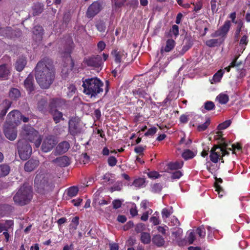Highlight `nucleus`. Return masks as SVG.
Here are the masks:
<instances>
[{
    "label": "nucleus",
    "mask_w": 250,
    "mask_h": 250,
    "mask_svg": "<svg viewBox=\"0 0 250 250\" xmlns=\"http://www.w3.org/2000/svg\"><path fill=\"white\" fill-rule=\"evenodd\" d=\"M36 79L42 88H48L52 83L55 77L52 62L48 59L39 62L36 67Z\"/></svg>",
    "instance_id": "nucleus-1"
},
{
    "label": "nucleus",
    "mask_w": 250,
    "mask_h": 250,
    "mask_svg": "<svg viewBox=\"0 0 250 250\" xmlns=\"http://www.w3.org/2000/svg\"><path fill=\"white\" fill-rule=\"evenodd\" d=\"M103 82L97 77L86 79L83 81V91L91 98L103 92Z\"/></svg>",
    "instance_id": "nucleus-2"
},
{
    "label": "nucleus",
    "mask_w": 250,
    "mask_h": 250,
    "mask_svg": "<svg viewBox=\"0 0 250 250\" xmlns=\"http://www.w3.org/2000/svg\"><path fill=\"white\" fill-rule=\"evenodd\" d=\"M32 198L30 187L21 186L13 197L15 203L23 206L28 204Z\"/></svg>",
    "instance_id": "nucleus-3"
},
{
    "label": "nucleus",
    "mask_w": 250,
    "mask_h": 250,
    "mask_svg": "<svg viewBox=\"0 0 250 250\" xmlns=\"http://www.w3.org/2000/svg\"><path fill=\"white\" fill-rule=\"evenodd\" d=\"M35 186L38 192L40 193L51 189L50 175L44 172L38 173L35 179Z\"/></svg>",
    "instance_id": "nucleus-4"
},
{
    "label": "nucleus",
    "mask_w": 250,
    "mask_h": 250,
    "mask_svg": "<svg viewBox=\"0 0 250 250\" xmlns=\"http://www.w3.org/2000/svg\"><path fill=\"white\" fill-rule=\"evenodd\" d=\"M229 146V145L225 142L221 143L219 146H214L210 151V161L214 163H217L219 160H222L224 156L229 154L227 151Z\"/></svg>",
    "instance_id": "nucleus-5"
},
{
    "label": "nucleus",
    "mask_w": 250,
    "mask_h": 250,
    "mask_svg": "<svg viewBox=\"0 0 250 250\" xmlns=\"http://www.w3.org/2000/svg\"><path fill=\"white\" fill-rule=\"evenodd\" d=\"M21 134L30 142H34L37 148L41 145L42 140L41 135L31 126L24 125L22 127Z\"/></svg>",
    "instance_id": "nucleus-6"
},
{
    "label": "nucleus",
    "mask_w": 250,
    "mask_h": 250,
    "mask_svg": "<svg viewBox=\"0 0 250 250\" xmlns=\"http://www.w3.org/2000/svg\"><path fill=\"white\" fill-rule=\"evenodd\" d=\"M18 148L19 156L22 160L27 159L32 153L31 146L24 140L18 142Z\"/></svg>",
    "instance_id": "nucleus-7"
},
{
    "label": "nucleus",
    "mask_w": 250,
    "mask_h": 250,
    "mask_svg": "<svg viewBox=\"0 0 250 250\" xmlns=\"http://www.w3.org/2000/svg\"><path fill=\"white\" fill-rule=\"evenodd\" d=\"M57 143L58 141L54 136H46L43 140L41 146L42 151L44 152L50 151L53 149Z\"/></svg>",
    "instance_id": "nucleus-8"
},
{
    "label": "nucleus",
    "mask_w": 250,
    "mask_h": 250,
    "mask_svg": "<svg viewBox=\"0 0 250 250\" xmlns=\"http://www.w3.org/2000/svg\"><path fill=\"white\" fill-rule=\"evenodd\" d=\"M21 120V113L17 110H14L8 114L5 123L17 126L20 124Z\"/></svg>",
    "instance_id": "nucleus-9"
},
{
    "label": "nucleus",
    "mask_w": 250,
    "mask_h": 250,
    "mask_svg": "<svg viewBox=\"0 0 250 250\" xmlns=\"http://www.w3.org/2000/svg\"><path fill=\"white\" fill-rule=\"evenodd\" d=\"M84 62L88 66L100 70L101 69L103 63L102 57L100 55L86 58L84 60Z\"/></svg>",
    "instance_id": "nucleus-10"
},
{
    "label": "nucleus",
    "mask_w": 250,
    "mask_h": 250,
    "mask_svg": "<svg viewBox=\"0 0 250 250\" xmlns=\"http://www.w3.org/2000/svg\"><path fill=\"white\" fill-rule=\"evenodd\" d=\"M69 131L73 136L80 133L82 131L80 121L77 118H72L69 122Z\"/></svg>",
    "instance_id": "nucleus-11"
},
{
    "label": "nucleus",
    "mask_w": 250,
    "mask_h": 250,
    "mask_svg": "<svg viewBox=\"0 0 250 250\" xmlns=\"http://www.w3.org/2000/svg\"><path fill=\"white\" fill-rule=\"evenodd\" d=\"M16 126L5 123L3 131L5 137L11 141L14 140L17 136Z\"/></svg>",
    "instance_id": "nucleus-12"
},
{
    "label": "nucleus",
    "mask_w": 250,
    "mask_h": 250,
    "mask_svg": "<svg viewBox=\"0 0 250 250\" xmlns=\"http://www.w3.org/2000/svg\"><path fill=\"white\" fill-rule=\"evenodd\" d=\"M102 5L99 2L92 3L88 8L86 16L88 18H92L97 15L101 10Z\"/></svg>",
    "instance_id": "nucleus-13"
},
{
    "label": "nucleus",
    "mask_w": 250,
    "mask_h": 250,
    "mask_svg": "<svg viewBox=\"0 0 250 250\" xmlns=\"http://www.w3.org/2000/svg\"><path fill=\"white\" fill-rule=\"evenodd\" d=\"M230 25L231 23L229 21H226L220 29L211 34V37H221L222 39L227 35L230 28Z\"/></svg>",
    "instance_id": "nucleus-14"
},
{
    "label": "nucleus",
    "mask_w": 250,
    "mask_h": 250,
    "mask_svg": "<svg viewBox=\"0 0 250 250\" xmlns=\"http://www.w3.org/2000/svg\"><path fill=\"white\" fill-rule=\"evenodd\" d=\"M115 62L120 65V64L124 62L127 57V53L123 50H114L111 52Z\"/></svg>",
    "instance_id": "nucleus-15"
},
{
    "label": "nucleus",
    "mask_w": 250,
    "mask_h": 250,
    "mask_svg": "<svg viewBox=\"0 0 250 250\" xmlns=\"http://www.w3.org/2000/svg\"><path fill=\"white\" fill-rule=\"evenodd\" d=\"M70 148L68 142L64 141L60 143L56 147L54 153L56 155H60L66 152Z\"/></svg>",
    "instance_id": "nucleus-16"
},
{
    "label": "nucleus",
    "mask_w": 250,
    "mask_h": 250,
    "mask_svg": "<svg viewBox=\"0 0 250 250\" xmlns=\"http://www.w3.org/2000/svg\"><path fill=\"white\" fill-rule=\"evenodd\" d=\"M53 162L57 165L61 167H67L70 164V159L67 156H62L58 157L53 160Z\"/></svg>",
    "instance_id": "nucleus-17"
},
{
    "label": "nucleus",
    "mask_w": 250,
    "mask_h": 250,
    "mask_svg": "<svg viewBox=\"0 0 250 250\" xmlns=\"http://www.w3.org/2000/svg\"><path fill=\"white\" fill-rule=\"evenodd\" d=\"M39 161L38 160L30 159L25 164L24 169L26 171H32L39 166Z\"/></svg>",
    "instance_id": "nucleus-18"
},
{
    "label": "nucleus",
    "mask_w": 250,
    "mask_h": 250,
    "mask_svg": "<svg viewBox=\"0 0 250 250\" xmlns=\"http://www.w3.org/2000/svg\"><path fill=\"white\" fill-rule=\"evenodd\" d=\"M133 94L136 98H143L145 99H148L149 95L148 93L142 88L135 89L132 91Z\"/></svg>",
    "instance_id": "nucleus-19"
},
{
    "label": "nucleus",
    "mask_w": 250,
    "mask_h": 250,
    "mask_svg": "<svg viewBox=\"0 0 250 250\" xmlns=\"http://www.w3.org/2000/svg\"><path fill=\"white\" fill-rule=\"evenodd\" d=\"M24 87L29 92H31L34 90V78L33 76L29 75L25 80L24 82Z\"/></svg>",
    "instance_id": "nucleus-20"
},
{
    "label": "nucleus",
    "mask_w": 250,
    "mask_h": 250,
    "mask_svg": "<svg viewBox=\"0 0 250 250\" xmlns=\"http://www.w3.org/2000/svg\"><path fill=\"white\" fill-rule=\"evenodd\" d=\"M49 112L52 116L54 121L56 124L64 119L62 117V113L57 109L52 108L49 109Z\"/></svg>",
    "instance_id": "nucleus-21"
},
{
    "label": "nucleus",
    "mask_w": 250,
    "mask_h": 250,
    "mask_svg": "<svg viewBox=\"0 0 250 250\" xmlns=\"http://www.w3.org/2000/svg\"><path fill=\"white\" fill-rule=\"evenodd\" d=\"M10 73V67L6 65H0V80L7 79Z\"/></svg>",
    "instance_id": "nucleus-22"
},
{
    "label": "nucleus",
    "mask_w": 250,
    "mask_h": 250,
    "mask_svg": "<svg viewBox=\"0 0 250 250\" xmlns=\"http://www.w3.org/2000/svg\"><path fill=\"white\" fill-rule=\"evenodd\" d=\"M65 104V101L61 99H53L52 100L49 104V109L52 108L57 109L61 107Z\"/></svg>",
    "instance_id": "nucleus-23"
},
{
    "label": "nucleus",
    "mask_w": 250,
    "mask_h": 250,
    "mask_svg": "<svg viewBox=\"0 0 250 250\" xmlns=\"http://www.w3.org/2000/svg\"><path fill=\"white\" fill-rule=\"evenodd\" d=\"M11 105V102L8 100H5L2 103L3 109L1 110L0 113V118H2L6 114L7 110L9 109Z\"/></svg>",
    "instance_id": "nucleus-24"
},
{
    "label": "nucleus",
    "mask_w": 250,
    "mask_h": 250,
    "mask_svg": "<svg viewBox=\"0 0 250 250\" xmlns=\"http://www.w3.org/2000/svg\"><path fill=\"white\" fill-rule=\"evenodd\" d=\"M175 42L173 39H168L166 42V46L161 49L162 52H168L175 46Z\"/></svg>",
    "instance_id": "nucleus-25"
},
{
    "label": "nucleus",
    "mask_w": 250,
    "mask_h": 250,
    "mask_svg": "<svg viewBox=\"0 0 250 250\" xmlns=\"http://www.w3.org/2000/svg\"><path fill=\"white\" fill-rule=\"evenodd\" d=\"M26 64V61L24 58H19L15 64V68L18 71H21L23 70Z\"/></svg>",
    "instance_id": "nucleus-26"
},
{
    "label": "nucleus",
    "mask_w": 250,
    "mask_h": 250,
    "mask_svg": "<svg viewBox=\"0 0 250 250\" xmlns=\"http://www.w3.org/2000/svg\"><path fill=\"white\" fill-rule=\"evenodd\" d=\"M153 243L158 247H161L165 244V240L160 235H156L152 238Z\"/></svg>",
    "instance_id": "nucleus-27"
},
{
    "label": "nucleus",
    "mask_w": 250,
    "mask_h": 250,
    "mask_svg": "<svg viewBox=\"0 0 250 250\" xmlns=\"http://www.w3.org/2000/svg\"><path fill=\"white\" fill-rule=\"evenodd\" d=\"M216 99L219 104H224L228 103L229 100V97L227 94L222 93L216 97Z\"/></svg>",
    "instance_id": "nucleus-28"
},
{
    "label": "nucleus",
    "mask_w": 250,
    "mask_h": 250,
    "mask_svg": "<svg viewBox=\"0 0 250 250\" xmlns=\"http://www.w3.org/2000/svg\"><path fill=\"white\" fill-rule=\"evenodd\" d=\"M10 168L6 164L0 165V177H5L10 172Z\"/></svg>",
    "instance_id": "nucleus-29"
},
{
    "label": "nucleus",
    "mask_w": 250,
    "mask_h": 250,
    "mask_svg": "<svg viewBox=\"0 0 250 250\" xmlns=\"http://www.w3.org/2000/svg\"><path fill=\"white\" fill-rule=\"evenodd\" d=\"M42 28L40 26H35L34 27L33 32L34 35L36 36V39L39 41L42 40Z\"/></svg>",
    "instance_id": "nucleus-30"
},
{
    "label": "nucleus",
    "mask_w": 250,
    "mask_h": 250,
    "mask_svg": "<svg viewBox=\"0 0 250 250\" xmlns=\"http://www.w3.org/2000/svg\"><path fill=\"white\" fill-rule=\"evenodd\" d=\"M223 75V71L222 70L218 71L210 80L211 83H218L220 81Z\"/></svg>",
    "instance_id": "nucleus-31"
},
{
    "label": "nucleus",
    "mask_w": 250,
    "mask_h": 250,
    "mask_svg": "<svg viewBox=\"0 0 250 250\" xmlns=\"http://www.w3.org/2000/svg\"><path fill=\"white\" fill-rule=\"evenodd\" d=\"M224 39L220 38L219 39H210L208 40L206 42V44L209 47H214L219 45L223 41Z\"/></svg>",
    "instance_id": "nucleus-32"
},
{
    "label": "nucleus",
    "mask_w": 250,
    "mask_h": 250,
    "mask_svg": "<svg viewBox=\"0 0 250 250\" xmlns=\"http://www.w3.org/2000/svg\"><path fill=\"white\" fill-rule=\"evenodd\" d=\"M12 31L10 27H0V36L12 37Z\"/></svg>",
    "instance_id": "nucleus-33"
},
{
    "label": "nucleus",
    "mask_w": 250,
    "mask_h": 250,
    "mask_svg": "<svg viewBox=\"0 0 250 250\" xmlns=\"http://www.w3.org/2000/svg\"><path fill=\"white\" fill-rule=\"evenodd\" d=\"M132 185L138 188H144L146 186L145 179L143 178L136 179L133 181Z\"/></svg>",
    "instance_id": "nucleus-34"
},
{
    "label": "nucleus",
    "mask_w": 250,
    "mask_h": 250,
    "mask_svg": "<svg viewBox=\"0 0 250 250\" xmlns=\"http://www.w3.org/2000/svg\"><path fill=\"white\" fill-rule=\"evenodd\" d=\"M9 96L11 99L15 100L20 97L21 93L17 88H12L9 91Z\"/></svg>",
    "instance_id": "nucleus-35"
},
{
    "label": "nucleus",
    "mask_w": 250,
    "mask_h": 250,
    "mask_svg": "<svg viewBox=\"0 0 250 250\" xmlns=\"http://www.w3.org/2000/svg\"><path fill=\"white\" fill-rule=\"evenodd\" d=\"M195 155L196 154L191 150L189 149H186L183 152L182 157L185 160H187L188 159L193 158Z\"/></svg>",
    "instance_id": "nucleus-36"
},
{
    "label": "nucleus",
    "mask_w": 250,
    "mask_h": 250,
    "mask_svg": "<svg viewBox=\"0 0 250 250\" xmlns=\"http://www.w3.org/2000/svg\"><path fill=\"white\" fill-rule=\"evenodd\" d=\"M183 166V162H175L173 163H170L168 165V167L171 170H176L181 168Z\"/></svg>",
    "instance_id": "nucleus-37"
},
{
    "label": "nucleus",
    "mask_w": 250,
    "mask_h": 250,
    "mask_svg": "<svg viewBox=\"0 0 250 250\" xmlns=\"http://www.w3.org/2000/svg\"><path fill=\"white\" fill-rule=\"evenodd\" d=\"M141 240L145 244H149L151 241V237L149 233L143 232L141 236Z\"/></svg>",
    "instance_id": "nucleus-38"
},
{
    "label": "nucleus",
    "mask_w": 250,
    "mask_h": 250,
    "mask_svg": "<svg viewBox=\"0 0 250 250\" xmlns=\"http://www.w3.org/2000/svg\"><path fill=\"white\" fill-rule=\"evenodd\" d=\"M173 213V210L172 207H169L168 208H164L162 211V216L163 218H168Z\"/></svg>",
    "instance_id": "nucleus-39"
},
{
    "label": "nucleus",
    "mask_w": 250,
    "mask_h": 250,
    "mask_svg": "<svg viewBox=\"0 0 250 250\" xmlns=\"http://www.w3.org/2000/svg\"><path fill=\"white\" fill-rule=\"evenodd\" d=\"M78 188L76 187H71L67 189V194L70 197H73L77 194L78 192Z\"/></svg>",
    "instance_id": "nucleus-40"
},
{
    "label": "nucleus",
    "mask_w": 250,
    "mask_h": 250,
    "mask_svg": "<svg viewBox=\"0 0 250 250\" xmlns=\"http://www.w3.org/2000/svg\"><path fill=\"white\" fill-rule=\"evenodd\" d=\"M179 35V28L178 26L176 25H173L170 30L169 33L168 34V36L172 37V36H174L175 38L177 37V36Z\"/></svg>",
    "instance_id": "nucleus-41"
},
{
    "label": "nucleus",
    "mask_w": 250,
    "mask_h": 250,
    "mask_svg": "<svg viewBox=\"0 0 250 250\" xmlns=\"http://www.w3.org/2000/svg\"><path fill=\"white\" fill-rule=\"evenodd\" d=\"M188 236L187 237V241L189 244H192L194 240H195V234L193 230H188Z\"/></svg>",
    "instance_id": "nucleus-42"
},
{
    "label": "nucleus",
    "mask_w": 250,
    "mask_h": 250,
    "mask_svg": "<svg viewBox=\"0 0 250 250\" xmlns=\"http://www.w3.org/2000/svg\"><path fill=\"white\" fill-rule=\"evenodd\" d=\"M46 101L44 99H42L38 103V108L42 112H43L45 109V106L46 105Z\"/></svg>",
    "instance_id": "nucleus-43"
},
{
    "label": "nucleus",
    "mask_w": 250,
    "mask_h": 250,
    "mask_svg": "<svg viewBox=\"0 0 250 250\" xmlns=\"http://www.w3.org/2000/svg\"><path fill=\"white\" fill-rule=\"evenodd\" d=\"M231 124L230 120H227L223 123L220 124L218 126V129L219 130L225 129L229 126Z\"/></svg>",
    "instance_id": "nucleus-44"
},
{
    "label": "nucleus",
    "mask_w": 250,
    "mask_h": 250,
    "mask_svg": "<svg viewBox=\"0 0 250 250\" xmlns=\"http://www.w3.org/2000/svg\"><path fill=\"white\" fill-rule=\"evenodd\" d=\"M196 232L201 237H204L206 235L205 229L203 227H200L196 229Z\"/></svg>",
    "instance_id": "nucleus-45"
},
{
    "label": "nucleus",
    "mask_w": 250,
    "mask_h": 250,
    "mask_svg": "<svg viewBox=\"0 0 250 250\" xmlns=\"http://www.w3.org/2000/svg\"><path fill=\"white\" fill-rule=\"evenodd\" d=\"M147 174L149 178L152 179H155L160 177L159 173L155 171L148 172Z\"/></svg>",
    "instance_id": "nucleus-46"
},
{
    "label": "nucleus",
    "mask_w": 250,
    "mask_h": 250,
    "mask_svg": "<svg viewBox=\"0 0 250 250\" xmlns=\"http://www.w3.org/2000/svg\"><path fill=\"white\" fill-rule=\"evenodd\" d=\"M162 187L160 184H155L152 187L151 191L154 193H158L161 191Z\"/></svg>",
    "instance_id": "nucleus-47"
},
{
    "label": "nucleus",
    "mask_w": 250,
    "mask_h": 250,
    "mask_svg": "<svg viewBox=\"0 0 250 250\" xmlns=\"http://www.w3.org/2000/svg\"><path fill=\"white\" fill-rule=\"evenodd\" d=\"M204 107L207 110H212L214 107V104L211 101H207L204 104Z\"/></svg>",
    "instance_id": "nucleus-48"
},
{
    "label": "nucleus",
    "mask_w": 250,
    "mask_h": 250,
    "mask_svg": "<svg viewBox=\"0 0 250 250\" xmlns=\"http://www.w3.org/2000/svg\"><path fill=\"white\" fill-rule=\"evenodd\" d=\"M209 124V120H208L205 123L202 125H200L198 126V130L202 131L206 130Z\"/></svg>",
    "instance_id": "nucleus-49"
},
{
    "label": "nucleus",
    "mask_w": 250,
    "mask_h": 250,
    "mask_svg": "<svg viewBox=\"0 0 250 250\" xmlns=\"http://www.w3.org/2000/svg\"><path fill=\"white\" fill-rule=\"evenodd\" d=\"M169 225L171 226H179L180 225V222L178 219L175 216H172L171 218V220Z\"/></svg>",
    "instance_id": "nucleus-50"
},
{
    "label": "nucleus",
    "mask_w": 250,
    "mask_h": 250,
    "mask_svg": "<svg viewBox=\"0 0 250 250\" xmlns=\"http://www.w3.org/2000/svg\"><path fill=\"white\" fill-rule=\"evenodd\" d=\"M152 213V210L149 209L146 212H144L141 216V220L144 221H146L148 218V215Z\"/></svg>",
    "instance_id": "nucleus-51"
},
{
    "label": "nucleus",
    "mask_w": 250,
    "mask_h": 250,
    "mask_svg": "<svg viewBox=\"0 0 250 250\" xmlns=\"http://www.w3.org/2000/svg\"><path fill=\"white\" fill-rule=\"evenodd\" d=\"M108 164L111 167L115 166L117 164V160L115 157L110 156L108 159Z\"/></svg>",
    "instance_id": "nucleus-52"
},
{
    "label": "nucleus",
    "mask_w": 250,
    "mask_h": 250,
    "mask_svg": "<svg viewBox=\"0 0 250 250\" xmlns=\"http://www.w3.org/2000/svg\"><path fill=\"white\" fill-rule=\"evenodd\" d=\"M183 175V173L179 170L176 171L172 173L171 178L173 179H178Z\"/></svg>",
    "instance_id": "nucleus-53"
},
{
    "label": "nucleus",
    "mask_w": 250,
    "mask_h": 250,
    "mask_svg": "<svg viewBox=\"0 0 250 250\" xmlns=\"http://www.w3.org/2000/svg\"><path fill=\"white\" fill-rule=\"evenodd\" d=\"M97 29L100 32H104L105 30V25L103 22H99L96 25Z\"/></svg>",
    "instance_id": "nucleus-54"
},
{
    "label": "nucleus",
    "mask_w": 250,
    "mask_h": 250,
    "mask_svg": "<svg viewBox=\"0 0 250 250\" xmlns=\"http://www.w3.org/2000/svg\"><path fill=\"white\" fill-rule=\"evenodd\" d=\"M242 149V146H241V145L239 143H237V144L235 145V144H233V145H231V148H227V149L229 150H233V153H234V151L237 149L238 150H241Z\"/></svg>",
    "instance_id": "nucleus-55"
},
{
    "label": "nucleus",
    "mask_w": 250,
    "mask_h": 250,
    "mask_svg": "<svg viewBox=\"0 0 250 250\" xmlns=\"http://www.w3.org/2000/svg\"><path fill=\"white\" fill-rule=\"evenodd\" d=\"M122 202L120 200H114L112 202L113 208L115 209L119 208L121 207Z\"/></svg>",
    "instance_id": "nucleus-56"
},
{
    "label": "nucleus",
    "mask_w": 250,
    "mask_h": 250,
    "mask_svg": "<svg viewBox=\"0 0 250 250\" xmlns=\"http://www.w3.org/2000/svg\"><path fill=\"white\" fill-rule=\"evenodd\" d=\"M248 42V36L246 35H244L241 38V39L239 43L241 45L246 46Z\"/></svg>",
    "instance_id": "nucleus-57"
},
{
    "label": "nucleus",
    "mask_w": 250,
    "mask_h": 250,
    "mask_svg": "<svg viewBox=\"0 0 250 250\" xmlns=\"http://www.w3.org/2000/svg\"><path fill=\"white\" fill-rule=\"evenodd\" d=\"M215 191H216L219 195V197H221L223 195V191L222 188L218 185L217 184H215Z\"/></svg>",
    "instance_id": "nucleus-58"
},
{
    "label": "nucleus",
    "mask_w": 250,
    "mask_h": 250,
    "mask_svg": "<svg viewBox=\"0 0 250 250\" xmlns=\"http://www.w3.org/2000/svg\"><path fill=\"white\" fill-rule=\"evenodd\" d=\"M157 131V128L154 127L149 128L146 133L145 135L146 136H149V135H152L156 133Z\"/></svg>",
    "instance_id": "nucleus-59"
},
{
    "label": "nucleus",
    "mask_w": 250,
    "mask_h": 250,
    "mask_svg": "<svg viewBox=\"0 0 250 250\" xmlns=\"http://www.w3.org/2000/svg\"><path fill=\"white\" fill-rule=\"evenodd\" d=\"M182 233V229L179 228L176 231H173L172 233V235L174 236L175 238H179Z\"/></svg>",
    "instance_id": "nucleus-60"
},
{
    "label": "nucleus",
    "mask_w": 250,
    "mask_h": 250,
    "mask_svg": "<svg viewBox=\"0 0 250 250\" xmlns=\"http://www.w3.org/2000/svg\"><path fill=\"white\" fill-rule=\"evenodd\" d=\"M150 220L151 222L154 224V225H157L160 223L159 218L156 216H153L151 217Z\"/></svg>",
    "instance_id": "nucleus-61"
},
{
    "label": "nucleus",
    "mask_w": 250,
    "mask_h": 250,
    "mask_svg": "<svg viewBox=\"0 0 250 250\" xmlns=\"http://www.w3.org/2000/svg\"><path fill=\"white\" fill-rule=\"evenodd\" d=\"M188 116L186 115H182L180 117V121L182 123H186L188 122Z\"/></svg>",
    "instance_id": "nucleus-62"
},
{
    "label": "nucleus",
    "mask_w": 250,
    "mask_h": 250,
    "mask_svg": "<svg viewBox=\"0 0 250 250\" xmlns=\"http://www.w3.org/2000/svg\"><path fill=\"white\" fill-rule=\"evenodd\" d=\"M97 46L98 49L100 51H102L104 49L105 47V43L103 41H100L98 42Z\"/></svg>",
    "instance_id": "nucleus-63"
},
{
    "label": "nucleus",
    "mask_w": 250,
    "mask_h": 250,
    "mask_svg": "<svg viewBox=\"0 0 250 250\" xmlns=\"http://www.w3.org/2000/svg\"><path fill=\"white\" fill-rule=\"evenodd\" d=\"M82 201V199L81 198H77L76 199L72 200L71 202L74 204L75 206H79Z\"/></svg>",
    "instance_id": "nucleus-64"
}]
</instances>
